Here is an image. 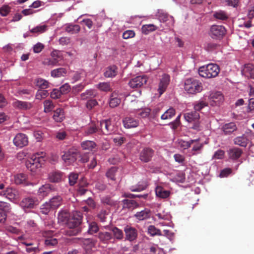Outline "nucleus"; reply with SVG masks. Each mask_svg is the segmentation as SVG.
<instances>
[{
  "instance_id": "1",
  "label": "nucleus",
  "mask_w": 254,
  "mask_h": 254,
  "mask_svg": "<svg viewBox=\"0 0 254 254\" xmlns=\"http://www.w3.org/2000/svg\"><path fill=\"white\" fill-rule=\"evenodd\" d=\"M82 214L80 211H73L67 221L68 229L64 231V234L68 236H75L80 233L81 229L79 227L82 220Z\"/></svg>"
},
{
  "instance_id": "2",
  "label": "nucleus",
  "mask_w": 254,
  "mask_h": 254,
  "mask_svg": "<svg viewBox=\"0 0 254 254\" xmlns=\"http://www.w3.org/2000/svg\"><path fill=\"white\" fill-rule=\"evenodd\" d=\"M45 153L43 152H38L33 155L31 158L25 162L27 168L31 172L35 173L42 167L45 159L44 157Z\"/></svg>"
},
{
  "instance_id": "3",
  "label": "nucleus",
  "mask_w": 254,
  "mask_h": 254,
  "mask_svg": "<svg viewBox=\"0 0 254 254\" xmlns=\"http://www.w3.org/2000/svg\"><path fill=\"white\" fill-rule=\"evenodd\" d=\"M184 90L189 94L195 95L202 91V83L195 78H188L184 82Z\"/></svg>"
},
{
  "instance_id": "4",
  "label": "nucleus",
  "mask_w": 254,
  "mask_h": 254,
  "mask_svg": "<svg viewBox=\"0 0 254 254\" xmlns=\"http://www.w3.org/2000/svg\"><path fill=\"white\" fill-rule=\"evenodd\" d=\"M220 72L219 66L215 64H209L200 67L199 75L204 78H211L216 77Z\"/></svg>"
},
{
  "instance_id": "5",
  "label": "nucleus",
  "mask_w": 254,
  "mask_h": 254,
  "mask_svg": "<svg viewBox=\"0 0 254 254\" xmlns=\"http://www.w3.org/2000/svg\"><path fill=\"white\" fill-rule=\"evenodd\" d=\"M79 151L74 147H71L64 152L62 158L64 162L68 165L72 164L77 160Z\"/></svg>"
},
{
  "instance_id": "6",
  "label": "nucleus",
  "mask_w": 254,
  "mask_h": 254,
  "mask_svg": "<svg viewBox=\"0 0 254 254\" xmlns=\"http://www.w3.org/2000/svg\"><path fill=\"white\" fill-rule=\"evenodd\" d=\"M51 58L44 60L42 62L44 65L51 66L61 65L59 62L63 60V58L60 51L54 50L51 52Z\"/></svg>"
},
{
  "instance_id": "7",
  "label": "nucleus",
  "mask_w": 254,
  "mask_h": 254,
  "mask_svg": "<svg viewBox=\"0 0 254 254\" xmlns=\"http://www.w3.org/2000/svg\"><path fill=\"white\" fill-rule=\"evenodd\" d=\"M227 30L222 25H213L210 29L209 35L214 39L221 40L226 35Z\"/></svg>"
},
{
  "instance_id": "8",
  "label": "nucleus",
  "mask_w": 254,
  "mask_h": 254,
  "mask_svg": "<svg viewBox=\"0 0 254 254\" xmlns=\"http://www.w3.org/2000/svg\"><path fill=\"white\" fill-rule=\"evenodd\" d=\"M99 133L105 135L111 134L114 130V126L111 120H105L100 122Z\"/></svg>"
},
{
  "instance_id": "9",
  "label": "nucleus",
  "mask_w": 254,
  "mask_h": 254,
  "mask_svg": "<svg viewBox=\"0 0 254 254\" xmlns=\"http://www.w3.org/2000/svg\"><path fill=\"white\" fill-rule=\"evenodd\" d=\"M147 79L145 75L137 76L130 79L128 84L132 88H138L146 84Z\"/></svg>"
},
{
  "instance_id": "10",
  "label": "nucleus",
  "mask_w": 254,
  "mask_h": 254,
  "mask_svg": "<svg viewBox=\"0 0 254 254\" xmlns=\"http://www.w3.org/2000/svg\"><path fill=\"white\" fill-rule=\"evenodd\" d=\"M38 204L39 201L37 198L30 197L23 198L20 202V205L23 208H34Z\"/></svg>"
},
{
  "instance_id": "11",
  "label": "nucleus",
  "mask_w": 254,
  "mask_h": 254,
  "mask_svg": "<svg viewBox=\"0 0 254 254\" xmlns=\"http://www.w3.org/2000/svg\"><path fill=\"white\" fill-rule=\"evenodd\" d=\"M81 241L82 247L85 251V254H90L92 252V249L95 247L96 242L92 239L79 238Z\"/></svg>"
},
{
  "instance_id": "12",
  "label": "nucleus",
  "mask_w": 254,
  "mask_h": 254,
  "mask_svg": "<svg viewBox=\"0 0 254 254\" xmlns=\"http://www.w3.org/2000/svg\"><path fill=\"white\" fill-rule=\"evenodd\" d=\"M14 144L20 148L26 146L28 143L27 136L23 133H18L13 139Z\"/></svg>"
},
{
  "instance_id": "13",
  "label": "nucleus",
  "mask_w": 254,
  "mask_h": 254,
  "mask_svg": "<svg viewBox=\"0 0 254 254\" xmlns=\"http://www.w3.org/2000/svg\"><path fill=\"white\" fill-rule=\"evenodd\" d=\"M154 154V151L152 149L146 147L144 148L140 153V160L145 163L149 162Z\"/></svg>"
},
{
  "instance_id": "14",
  "label": "nucleus",
  "mask_w": 254,
  "mask_h": 254,
  "mask_svg": "<svg viewBox=\"0 0 254 254\" xmlns=\"http://www.w3.org/2000/svg\"><path fill=\"white\" fill-rule=\"evenodd\" d=\"M170 82V76L168 74H164L160 79L158 91L159 95H161L166 90Z\"/></svg>"
},
{
  "instance_id": "15",
  "label": "nucleus",
  "mask_w": 254,
  "mask_h": 254,
  "mask_svg": "<svg viewBox=\"0 0 254 254\" xmlns=\"http://www.w3.org/2000/svg\"><path fill=\"white\" fill-rule=\"evenodd\" d=\"M14 181L16 185H22L24 186L33 185L32 183L28 181L27 175L23 173H19L14 175Z\"/></svg>"
},
{
  "instance_id": "16",
  "label": "nucleus",
  "mask_w": 254,
  "mask_h": 254,
  "mask_svg": "<svg viewBox=\"0 0 254 254\" xmlns=\"http://www.w3.org/2000/svg\"><path fill=\"white\" fill-rule=\"evenodd\" d=\"M210 104L212 106L219 105L224 100L223 95L220 92L212 93L209 96Z\"/></svg>"
},
{
  "instance_id": "17",
  "label": "nucleus",
  "mask_w": 254,
  "mask_h": 254,
  "mask_svg": "<svg viewBox=\"0 0 254 254\" xmlns=\"http://www.w3.org/2000/svg\"><path fill=\"white\" fill-rule=\"evenodd\" d=\"M126 239L129 241H133L135 240L137 236V230L131 227L127 226L124 228Z\"/></svg>"
},
{
  "instance_id": "18",
  "label": "nucleus",
  "mask_w": 254,
  "mask_h": 254,
  "mask_svg": "<svg viewBox=\"0 0 254 254\" xmlns=\"http://www.w3.org/2000/svg\"><path fill=\"white\" fill-rule=\"evenodd\" d=\"M157 16L160 22H166L169 26L172 25L174 23L173 17L162 10L158 11Z\"/></svg>"
},
{
  "instance_id": "19",
  "label": "nucleus",
  "mask_w": 254,
  "mask_h": 254,
  "mask_svg": "<svg viewBox=\"0 0 254 254\" xmlns=\"http://www.w3.org/2000/svg\"><path fill=\"white\" fill-rule=\"evenodd\" d=\"M81 146L83 150L86 151L88 153L95 151L96 149V143L91 140H86L82 142Z\"/></svg>"
},
{
  "instance_id": "20",
  "label": "nucleus",
  "mask_w": 254,
  "mask_h": 254,
  "mask_svg": "<svg viewBox=\"0 0 254 254\" xmlns=\"http://www.w3.org/2000/svg\"><path fill=\"white\" fill-rule=\"evenodd\" d=\"M242 149L238 147H233L228 151L229 158L233 160L239 159L242 155Z\"/></svg>"
},
{
  "instance_id": "21",
  "label": "nucleus",
  "mask_w": 254,
  "mask_h": 254,
  "mask_svg": "<svg viewBox=\"0 0 254 254\" xmlns=\"http://www.w3.org/2000/svg\"><path fill=\"white\" fill-rule=\"evenodd\" d=\"M242 72L248 78L254 79V65L250 64H245Z\"/></svg>"
},
{
  "instance_id": "22",
  "label": "nucleus",
  "mask_w": 254,
  "mask_h": 254,
  "mask_svg": "<svg viewBox=\"0 0 254 254\" xmlns=\"http://www.w3.org/2000/svg\"><path fill=\"white\" fill-rule=\"evenodd\" d=\"M13 106L20 110H28L32 107V104L30 102L16 100L12 103Z\"/></svg>"
},
{
  "instance_id": "23",
  "label": "nucleus",
  "mask_w": 254,
  "mask_h": 254,
  "mask_svg": "<svg viewBox=\"0 0 254 254\" xmlns=\"http://www.w3.org/2000/svg\"><path fill=\"white\" fill-rule=\"evenodd\" d=\"M54 190V187L50 184L43 185L38 190V195L42 197L47 196L52 190Z\"/></svg>"
},
{
  "instance_id": "24",
  "label": "nucleus",
  "mask_w": 254,
  "mask_h": 254,
  "mask_svg": "<svg viewBox=\"0 0 254 254\" xmlns=\"http://www.w3.org/2000/svg\"><path fill=\"white\" fill-rule=\"evenodd\" d=\"M1 194L4 195L9 199H16L18 196V191L15 189L11 188H7L4 191L1 192Z\"/></svg>"
},
{
  "instance_id": "25",
  "label": "nucleus",
  "mask_w": 254,
  "mask_h": 254,
  "mask_svg": "<svg viewBox=\"0 0 254 254\" xmlns=\"http://www.w3.org/2000/svg\"><path fill=\"white\" fill-rule=\"evenodd\" d=\"M123 124L126 128L135 127L139 125L138 121L131 117H127L123 120Z\"/></svg>"
},
{
  "instance_id": "26",
  "label": "nucleus",
  "mask_w": 254,
  "mask_h": 254,
  "mask_svg": "<svg viewBox=\"0 0 254 254\" xmlns=\"http://www.w3.org/2000/svg\"><path fill=\"white\" fill-rule=\"evenodd\" d=\"M184 118L187 122L192 123L199 120V114L197 112L191 111L185 114Z\"/></svg>"
},
{
  "instance_id": "27",
  "label": "nucleus",
  "mask_w": 254,
  "mask_h": 254,
  "mask_svg": "<svg viewBox=\"0 0 254 254\" xmlns=\"http://www.w3.org/2000/svg\"><path fill=\"white\" fill-rule=\"evenodd\" d=\"M65 31L69 34H74L78 33L80 30V27L77 24H67L65 25Z\"/></svg>"
},
{
  "instance_id": "28",
  "label": "nucleus",
  "mask_w": 254,
  "mask_h": 254,
  "mask_svg": "<svg viewBox=\"0 0 254 254\" xmlns=\"http://www.w3.org/2000/svg\"><path fill=\"white\" fill-rule=\"evenodd\" d=\"M237 129L235 123L231 122L230 123L226 124L223 126L222 129L224 131L225 134H229Z\"/></svg>"
},
{
  "instance_id": "29",
  "label": "nucleus",
  "mask_w": 254,
  "mask_h": 254,
  "mask_svg": "<svg viewBox=\"0 0 254 254\" xmlns=\"http://www.w3.org/2000/svg\"><path fill=\"white\" fill-rule=\"evenodd\" d=\"M64 110L62 108L57 109L54 112L53 119L57 122H62L64 119Z\"/></svg>"
},
{
  "instance_id": "30",
  "label": "nucleus",
  "mask_w": 254,
  "mask_h": 254,
  "mask_svg": "<svg viewBox=\"0 0 254 254\" xmlns=\"http://www.w3.org/2000/svg\"><path fill=\"white\" fill-rule=\"evenodd\" d=\"M62 173L59 171H54L49 174V179L53 183H58L62 178Z\"/></svg>"
},
{
  "instance_id": "31",
  "label": "nucleus",
  "mask_w": 254,
  "mask_h": 254,
  "mask_svg": "<svg viewBox=\"0 0 254 254\" xmlns=\"http://www.w3.org/2000/svg\"><path fill=\"white\" fill-rule=\"evenodd\" d=\"M117 69L118 67L116 65H113L108 66L104 72L105 76L108 78L115 77L117 74Z\"/></svg>"
},
{
  "instance_id": "32",
  "label": "nucleus",
  "mask_w": 254,
  "mask_h": 254,
  "mask_svg": "<svg viewBox=\"0 0 254 254\" xmlns=\"http://www.w3.org/2000/svg\"><path fill=\"white\" fill-rule=\"evenodd\" d=\"M121 101V99L118 98L117 93L114 92L110 96L109 106L111 108H115L119 105Z\"/></svg>"
},
{
  "instance_id": "33",
  "label": "nucleus",
  "mask_w": 254,
  "mask_h": 254,
  "mask_svg": "<svg viewBox=\"0 0 254 254\" xmlns=\"http://www.w3.org/2000/svg\"><path fill=\"white\" fill-rule=\"evenodd\" d=\"M96 132L100 133L99 128L94 123H92L85 129L84 133L85 135L88 136Z\"/></svg>"
},
{
  "instance_id": "34",
  "label": "nucleus",
  "mask_w": 254,
  "mask_h": 254,
  "mask_svg": "<svg viewBox=\"0 0 254 254\" xmlns=\"http://www.w3.org/2000/svg\"><path fill=\"white\" fill-rule=\"evenodd\" d=\"M248 141L249 140L245 135L238 136L234 139V142L235 144L242 147H246L248 143Z\"/></svg>"
},
{
  "instance_id": "35",
  "label": "nucleus",
  "mask_w": 254,
  "mask_h": 254,
  "mask_svg": "<svg viewBox=\"0 0 254 254\" xmlns=\"http://www.w3.org/2000/svg\"><path fill=\"white\" fill-rule=\"evenodd\" d=\"M35 83L36 86L41 89H45L49 87V82L42 78H38L35 80Z\"/></svg>"
},
{
  "instance_id": "36",
  "label": "nucleus",
  "mask_w": 254,
  "mask_h": 254,
  "mask_svg": "<svg viewBox=\"0 0 254 254\" xmlns=\"http://www.w3.org/2000/svg\"><path fill=\"white\" fill-rule=\"evenodd\" d=\"M67 70L65 68L60 67L51 71V75L53 77H60L66 75Z\"/></svg>"
},
{
  "instance_id": "37",
  "label": "nucleus",
  "mask_w": 254,
  "mask_h": 254,
  "mask_svg": "<svg viewBox=\"0 0 254 254\" xmlns=\"http://www.w3.org/2000/svg\"><path fill=\"white\" fill-rule=\"evenodd\" d=\"M156 194L158 197L166 198L170 195V191L165 190L162 187L158 186L155 189Z\"/></svg>"
},
{
  "instance_id": "38",
  "label": "nucleus",
  "mask_w": 254,
  "mask_h": 254,
  "mask_svg": "<svg viewBox=\"0 0 254 254\" xmlns=\"http://www.w3.org/2000/svg\"><path fill=\"white\" fill-rule=\"evenodd\" d=\"M213 17L216 20L225 21L228 19L227 13L224 11L218 10L214 12Z\"/></svg>"
},
{
  "instance_id": "39",
  "label": "nucleus",
  "mask_w": 254,
  "mask_h": 254,
  "mask_svg": "<svg viewBox=\"0 0 254 254\" xmlns=\"http://www.w3.org/2000/svg\"><path fill=\"white\" fill-rule=\"evenodd\" d=\"M123 208L133 209L138 206L137 203L133 200L124 199L123 201Z\"/></svg>"
},
{
  "instance_id": "40",
  "label": "nucleus",
  "mask_w": 254,
  "mask_h": 254,
  "mask_svg": "<svg viewBox=\"0 0 254 254\" xmlns=\"http://www.w3.org/2000/svg\"><path fill=\"white\" fill-rule=\"evenodd\" d=\"M176 114L175 110L173 108H170L161 116L163 120H169L172 119Z\"/></svg>"
},
{
  "instance_id": "41",
  "label": "nucleus",
  "mask_w": 254,
  "mask_h": 254,
  "mask_svg": "<svg viewBox=\"0 0 254 254\" xmlns=\"http://www.w3.org/2000/svg\"><path fill=\"white\" fill-rule=\"evenodd\" d=\"M197 140V139H190V140L187 141L183 139H179L178 141V144L181 148L184 149H186L190 148L191 145L194 143V142H196Z\"/></svg>"
},
{
  "instance_id": "42",
  "label": "nucleus",
  "mask_w": 254,
  "mask_h": 254,
  "mask_svg": "<svg viewBox=\"0 0 254 254\" xmlns=\"http://www.w3.org/2000/svg\"><path fill=\"white\" fill-rule=\"evenodd\" d=\"M98 238L104 243H107L108 241L112 238L111 233L108 232H100L98 234Z\"/></svg>"
},
{
  "instance_id": "43",
  "label": "nucleus",
  "mask_w": 254,
  "mask_h": 254,
  "mask_svg": "<svg viewBox=\"0 0 254 254\" xmlns=\"http://www.w3.org/2000/svg\"><path fill=\"white\" fill-rule=\"evenodd\" d=\"M62 200V197L58 195L53 197L48 203L50 204V206L52 208L55 209L61 205Z\"/></svg>"
},
{
  "instance_id": "44",
  "label": "nucleus",
  "mask_w": 254,
  "mask_h": 254,
  "mask_svg": "<svg viewBox=\"0 0 254 254\" xmlns=\"http://www.w3.org/2000/svg\"><path fill=\"white\" fill-rule=\"evenodd\" d=\"M99 230V228L97 223L94 221L88 222V234L93 235L97 233Z\"/></svg>"
},
{
  "instance_id": "45",
  "label": "nucleus",
  "mask_w": 254,
  "mask_h": 254,
  "mask_svg": "<svg viewBox=\"0 0 254 254\" xmlns=\"http://www.w3.org/2000/svg\"><path fill=\"white\" fill-rule=\"evenodd\" d=\"M197 141L195 142V144L193 146L191 151L192 155H196L197 154L200 153V151L203 148V144L202 143L198 142V139H197Z\"/></svg>"
},
{
  "instance_id": "46",
  "label": "nucleus",
  "mask_w": 254,
  "mask_h": 254,
  "mask_svg": "<svg viewBox=\"0 0 254 254\" xmlns=\"http://www.w3.org/2000/svg\"><path fill=\"white\" fill-rule=\"evenodd\" d=\"M157 29V26L154 24L144 25L141 28L142 33L146 35L149 34L151 32L156 30Z\"/></svg>"
},
{
  "instance_id": "47",
  "label": "nucleus",
  "mask_w": 254,
  "mask_h": 254,
  "mask_svg": "<svg viewBox=\"0 0 254 254\" xmlns=\"http://www.w3.org/2000/svg\"><path fill=\"white\" fill-rule=\"evenodd\" d=\"M135 217L139 220H143L149 217V211L144 210L138 212L135 215Z\"/></svg>"
},
{
  "instance_id": "48",
  "label": "nucleus",
  "mask_w": 254,
  "mask_h": 254,
  "mask_svg": "<svg viewBox=\"0 0 254 254\" xmlns=\"http://www.w3.org/2000/svg\"><path fill=\"white\" fill-rule=\"evenodd\" d=\"M148 233L151 236H162V233L161 232V230L156 228L153 225H150L148 227Z\"/></svg>"
},
{
  "instance_id": "49",
  "label": "nucleus",
  "mask_w": 254,
  "mask_h": 254,
  "mask_svg": "<svg viewBox=\"0 0 254 254\" xmlns=\"http://www.w3.org/2000/svg\"><path fill=\"white\" fill-rule=\"evenodd\" d=\"M112 231L115 239L121 240L123 238L124 234L122 230L116 227H115L112 228Z\"/></svg>"
},
{
  "instance_id": "50",
  "label": "nucleus",
  "mask_w": 254,
  "mask_h": 254,
  "mask_svg": "<svg viewBox=\"0 0 254 254\" xmlns=\"http://www.w3.org/2000/svg\"><path fill=\"white\" fill-rule=\"evenodd\" d=\"M49 95L47 90L44 89L38 90L36 94L35 98L37 100H42L46 98Z\"/></svg>"
},
{
  "instance_id": "51",
  "label": "nucleus",
  "mask_w": 254,
  "mask_h": 254,
  "mask_svg": "<svg viewBox=\"0 0 254 254\" xmlns=\"http://www.w3.org/2000/svg\"><path fill=\"white\" fill-rule=\"evenodd\" d=\"M118 172V168L116 167L111 168L106 173V176L112 180H115V176Z\"/></svg>"
},
{
  "instance_id": "52",
  "label": "nucleus",
  "mask_w": 254,
  "mask_h": 254,
  "mask_svg": "<svg viewBox=\"0 0 254 254\" xmlns=\"http://www.w3.org/2000/svg\"><path fill=\"white\" fill-rule=\"evenodd\" d=\"M58 243V240L53 237L46 239L44 243L47 247H52L56 246Z\"/></svg>"
},
{
  "instance_id": "53",
  "label": "nucleus",
  "mask_w": 254,
  "mask_h": 254,
  "mask_svg": "<svg viewBox=\"0 0 254 254\" xmlns=\"http://www.w3.org/2000/svg\"><path fill=\"white\" fill-rule=\"evenodd\" d=\"M97 87L100 90L104 92H108L111 90L110 84L108 82H100L97 85Z\"/></svg>"
},
{
  "instance_id": "54",
  "label": "nucleus",
  "mask_w": 254,
  "mask_h": 254,
  "mask_svg": "<svg viewBox=\"0 0 254 254\" xmlns=\"http://www.w3.org/2000/svg\"><path fill=\"white\" fill-rule=\"evenodd\" d=\"M44 112L48 113L51 112L54 108V105L50 100H45L44 102Z\"/></svg>"
},
{
  "instance_id": "55",
  "label": "nucleus",
  "mask_w": 254,
  "mask_h": 254,
  "mask_svg": "<svg viewBox=\"0 0 254 254\" xmlns=\"http://www.w3.org/2000/svg\"><path fill=\"white\" fill-rule=\"evenodd\" d=\"M207 106V103L203 101L196 102L194 104V111L197 112L201 110L202 108Z\"/></svg>"
},
{
  "instance_id": "56",
  "label": "nucleus",
  "mask_w": 254,
  "mask_h": 254,
  "mask_svg": "<svg viewBox=\"0 0 254 254\" xmlns=\"http://www.w3.org/2000/svg\"><path fill=\"white\" fill-rule=\"evenodd\" d=\"M101 200L103 203L111 206L115 205L117 204L116 201L114 200L113 199L111 198V197L109 196L103 197L102 198Z\"/></svg>"
},
{
  "instance_id": "57",
  "label": "nucleus",
  "mask_w": 254,
  "mask_h": 254,
  "mask_svg": "<svg viewBox=\"0 0 254 254\" xmlns=\"http://www.w3.org/2000/svg\"><path fill=\"white\" fill-rule=\"evenodd\" d=\"M51 208H52L50 206V204L48 202H46L41 206L40 211L42 214H47Z\"/></svg>"
},
{
  "instance_id": "58",
  "label": "nucleus",
  "mask_w": 254,
  "mask_h": 254,
  "mask_svg": "<svg viewBox=\"0 0 254 254\" xmlns=\"http://www.w3.org/2000/svg\"><path fill=\"white\" fill-rule=\"evenodd\" d=\"M47 26L45 25L38 26L30 30L31 33H41L46 30Z\"/></svg>"
},
{
  "instance_id": "59",
  "label": "nucleus",
  "mask_w": 254,
  "mask_h": 254,
  "mask_svg": "<svg viewBox=\"0 0 254 254\" xmlns=\"http://www.w3.org/2000/svg\"><path fill=\"white\" fill-rule=\"evenodd\" d=\"M78 175L76 173H71L68 177L69 183L70 186H73L78 179Z\"/></svg>"
},
{
  "instance_id": "60",
  "label": "nucleus",
  "mask_w": 254,
  "mask_h": 254,
  "mask_svg": "<svg viewBox=\"0 0 254 254\" xmlns=\"http://www.w3.org/2000/svg\"><path fill=\"white\" fill-rule=\"evenodd\" d=\"M0 210L4 212H8L10 210L9 203L0 201Z\"/></svg>"
},
{
  "instance_id": "61",
  "label": "nucleus",
  "mask_w": 254,
  "mask_h": 254,
  "mask_svg": "<svg viewBox=\"0 0 254 254\" xmlns=\"http://www.w3.org/2000/svg\"><path fill=\"white\" fill-rule=\"evenodd\" d=\"M150 114V109L145 108L139 111L138 115L141 118H146Z\"/></svg>"
},
{
  "instance_id": "62",
  "label": "nucleus",
  "mask_w": 254,
  "mask_h": 254,
  "mask_svg": "<svg viewBox=\"0 0 254 254\" xmlns=\"http://www.w3.org/2000/svg\"><path fill=\"white\" fill-rule=\"evenodd\" d=\"M224 151L221 149H219L215 152L212 158L215 159H221L224 157Z\"/></svg>"
},
{
  "instance_id": "63",
  "label": "nucleus",
  "mask_w": 254,
  "mask_h": 254,
  "mask_svg": "<svg viewBox=\"0 0 254 254\" xmlns=\"http://www.w3.org/2000/svg\"><path fill=\"white\" fill-rule=\"evenodd\" d=\"M44 47L45 46L43 44L38 43L34 46L33 51L35 53H39L44 49Z\"/></svg>"
},
{
  "instance_id": "64",
  "label": "nucleus",
  "mask_w": 254,
  "mask_h": 254,
  "mask_svg": "<svg viewBox=\"0 0 254 254\" xmlns=\"http://www.w3.org/2000/svg\"><path fill=\"white\" fill-rule=\"evenodd\" d=\"M254 112V98H251L249 100V105L247 107L248 113H253Z\"/></svg>"
}]
</instances>
